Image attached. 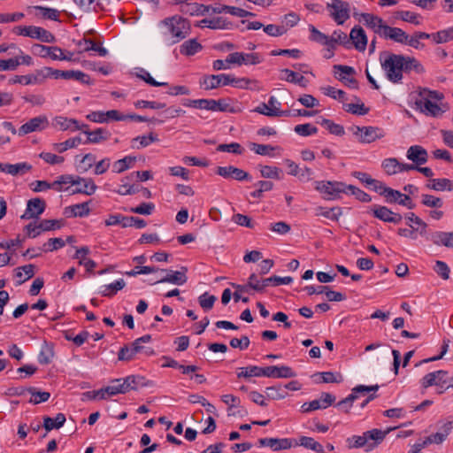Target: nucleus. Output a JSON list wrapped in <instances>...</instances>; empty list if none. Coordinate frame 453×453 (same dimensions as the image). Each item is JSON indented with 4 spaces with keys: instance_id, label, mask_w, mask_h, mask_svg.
<instances>
[{
    "instance_id": "obj_1",
    "label": "nucleus",
    "mask_w": 453,
    "mask_h": 453,
    "mask_svg": "<svg viewBox=\"0 0 453 453\" xmlns=\"http://www.w3.org/2000/svg\"><path fill=\"white\" fill-rule=\"evenodd\" d=\"M158 26L165 29L163 33L169 36L172 44L180 42L191 33L190 21L180 15L165 18L158 23Z\"/></svg>"
},
{
    "instance_id": "obj_2",
    "label": "nucleus",
    "mask_w": 453,
    "mask_h": 453,
    "mask_svg": "<svg viewBox=\"0 0 453 453\" xmlns=\"http://www.w3.org/2000/svg\"><path fill=\"white\" fill-rule=\"evenodd\" d=\"M404 55L382 51L380 54V62L385 71L387 79L392 83H400L403 78V61Z\"/></svg>"
},
{
    "instance_id": "obj_3",
    "label": "nucleus",
    "mask_w": 453,
    "mask_h": 453,
    "mask_svg": "<svg viewBox=\"0 0 453 453\" xmlns=\"http://www.w3.org/2000/svg\"><path fill=\"white\" fill-rule=\"evenodd\" d=\"M390 430L372 429L365 432L362 435H353L346 440L347 446L349 449L365 448L366 452L372 451L383 441Z\"/></svg>"
},
{
    "instance_id": "obj_4",
    "label": "nucleus",
    "mask_w": 453,
    "mask_h": 453,
    "mask_svg": "<svg viewBox=\"0 0 453 453\" xmlns=\"http://www.w3.org/2000/svg\"><path fill=\"white\" fill-rule=\"evenodd\" d=\"M242 80H239L234 78L231 74H217V75H206L203 78V81H200L201 86L206 89H213L217 88L219 86H226V85H234L235 87L239 86Z\"/></svg>"
},
{
    "instance_id": "obj_5",
    "label": "nucleus",
    "mask_w": 453,
    "mask_h": 453,
    "mask_svg": "<svg viewBox=\"0 0 453 453\" xmlns=\"http://www.w3.org/2000/svg\"><path fill=\"white\" fill-rule=\"evenodd\" d=\"M347 185L341 181H316L315 189L323 195L327 200L335 199L340 194L346 193Z\"/></svg>"
},
{
    "instance_id": "obj_6",
    "label": "nucleus",
    "mask_w": 453,
    "mask_h": 453,
    "mask_svg": "<svg viewBox=\"0 0 453 453\" xmlns=\"http://www.w3.org/2000/svg\"><path fill=\"white\" fill-rule=\"evenodd\" d=\"M330 16L338 25H342L349 19V4L342 0H332L326 4Z\"/></svg>"
},
{
    "instance_id": "obj_7",
    "label": "nucleus",
    "mask_w": 453,
    "mask_h": 453,
    "mask_svg": "<svg viewBox=\"0 0 453 453\" xmlns=\"http://www.w3.org/2000/svg\"><path fill=\"white\" fill-rule=\"evenodd\" d=\"M258 376H264L267 378H294L296 376V373L292 370L291 367L287 365H271L266 367L257 366V377Z\"/></svg>"
},
{
    "instance_id": "obj_8",
    "label": "nucleus",
    "mask_w": 453,
    "mask_h": 453,
    "mask_svg": "<svg viewBox=\"0 0 453 453\" xmlns=\"http://www.w3.org/2000/svg\"><path fill=\"white\" fill-rule=\"evenodd\" d=\"M187 267H181V271H168L166 269H159L160 277L157 279L153 284L157 283H172L175 285H183L187 282L188 277L186 272Z\"/></svg>"
},
{
    "instance_id": "obj_9",
    "label": "nucleus",
    "mask_w": 453,
    "mask_h": 453,
    "mask_svg": "<svg viewBox=\"0 0 453 453\" xmlns=\"http://www.w3.org/2000/svg\"><path fill=\"white\" fill-rule=\"evenodd\" d=\"M353 134L358 137L360 142L371 143L377 139L384 136L381 130L375 127H358L354 126L352 128Z\"/></svg>"
},
{
    "instance_id": "obj_10",
    "label": "nucleus",
    "mask_w": 453,
    "mask_h": 453,
    "mask_svg": "<svg viewBox=\"0 0 453 453\" xmlns=\"http://www.w3.org/2000/svg\"><path fill=\"white\" fill-rule=\"evenodd\" d=\"M49 127V119L45 115H40L30 119L27 122L23 124L18 130L19 136H24L33 132H40Z\"/></svg>"
},
{
    "instance_id": "obj_11",
    "label": "nucleus",
    "mask_w": 453,
    "mask_h": 453,
    "mask_svg": "<svg viewBox=\"0 0 453 453\" xmlns=\"http://www.w3.org/2000/svg\"><path fill=\"white\" fill-rule=\"evenodd\" d=\"M379 388L378 385L374 386H364L358 385L352 389V392L343 400L337 403L336 406L343 410L345 412H349V408L352 406L353 402L358 397L357 394L368 393L371 391H377Z\"/></svg>"
},
{
    "instance_id": "obj_12",
    "label": "nucleus",
    "mask_w": 453,
    "mask_h": 453,
    "mask_svg": "<svg viewBox=\"0 0 453 453\" xmlns=\"http://www.w3.org/2000/svg\"><path fill=\"white\" fill-rule=\"evenodd\" d=\"M216 173L225 179H232L236 180H252V176L242 169L235 166H218Z\"/></svg>"
},
{
    "instance_id": "obj_13",
    "label": "nucleus",
    "mask_w": 453,
    "mask_h": 453,
    "mask_svg": "<svg viewBox=\"0 0 453 453\" xmlns=\"http://www.w3.org/2000/svg\"><path fill=\"white\" fill-rule=\"evenodd\" d=\"M371 211L375 218L384 222L399 224L403 219L401 214L392 211L386 206L373 205Z\"/></svg>"
},
{
    "instance_id": "obj_14",
    "label": "nucleus",
    "mask_w": 453,
    "mask_h": 453,
    "mask_svg": "<svg viewBox=\"0 0 453 453\" xmlns=\"http://www.w3.org/2000/svg\"><path fill=\"white\" fill-rule=\"evenodd\" d=\"M259 447H268L273 451H279L281 449H288L293 447L294 445H297V443H293V440L289 438H260L258 440Z\"/></svg>"
},
{
    "instance_id": "obj_15",
    "label": "nucleus",
    "mask_w": 453,
    "mask_h": 453,
    "mask_svg": "<svg viewBox=\"0 0 453 453\" xmlns=\"http://www.w3.org/2000/svg\"><path fill=\"white\" fill-rule=\"evenodd\" d=\"M46 203L41 198H32L27 201V209L21 216L22 219H37L45 210Z\"/></svg>"
},
{
    "instance_id": "obj_16",
    "label": "nucleus",
    "mask_w": 453,
    "mask_h": 453,
    "mask_svg": "<svg viewBox=\"0 0 453 453\" xmlns=\"http://www.w3.org/2000/svg\"><path fill=\"white\" fill-rule=\"evenodd\" d=\"M447 375L448 372L444 370H438L433 372H429L421 379V386L423 388H427L432 386L443 388L445 385V377Z\"/></svg>"
},
{
    "instance_id": "obj_17",
    "label": "nucleus",
    "mask_w": 453,
    "mask_h": 453,
    "mask_svg": "<svg viewBox=\"0 0 453 453\" xmlns=\"http://www.w3.org/2000/svg\"><path fill=\"white\" fill-rule=\"evenodd\" d=\"M33 50L35 54H37L42 58L49 57L53 60H58V58H65L63 50L57 46L35 44L33 46Z\"/></svg>"
},
{
    "instance_id": "obj_18",
    "label": "nucleus",
    "mask_w": 453,
    "mask_h": 453,
    "mask_svg": "<svg viewBox=\"0 0 453 453\" xmlns=\"http://www.w3.org/2000/svg\"><path fill=\"white\" fill-rule=\"evenodd\" d=\"M415 104L417 108L424 114L437 117L441 113V107L436 104L433 103L429 98L420 97V99L416 100Z\"/></svg>"
},
{
    "instance_id": "obj_19",
    "label": "nucleus",
    "mask_w": 453,
    "mask_h": 453,
    "mask_svg": "<svg viewBox=\"0 0 453 453\" xmlns=\"http://www.w3.org/2000/svg\"><path fill=\"white\" fill-rule=\"evenodd\" d=\"M406 157L417 165L426 164L428 160V153L426 150L419 145L411 146L407 150Z\"/></svg>"
},
{
    "instance_id": "obj_20",
    "label": "nucleus",
    "mask_w": 453,
    "mask_h": 453,
    "mask_svg": "<svg viewBox=\"0 0 453 453\" xmlns=\"http://www.w3.org/2000/svg\"><path fill=\"white\" fill-rule=\"evenodd\" d=\"M27 36L37 39L42 42H54L56 41L55 36L50 31L41 27L28 26Z\"/></svg>"
},
{
    "instance_id": "obj_21",
    "label": "nucleus",
    "mask_w": 453,
    "mask_h": 453,
    "mask_svg": "<svg viewBox=\"0 0 453 453\" xmlns=\"http://www.w3.org/2000/svg\"><path fill=\"white\" fill-rule=\"evenodd\" d=\"M349 39L357 50L364 51L366 49L367 36L361 27L356 26L351 29Z\"/></svg>"
},
{
    "instance_id": "obj_22",
    "label": "nucleus",
    "mask_w": 453,
    "mask_h": 453,
    "mask_svg": "<svg viewBox=\"0 0 453 453\" xmlns=\"http://www.w3.org/2000/svg\"><path fill=\"white\" fill-rule=\"evenodd\" d=\"M361 21L365 23V26L370 27L374 31L375 34H378L379 35H381L382 31L384 30V27L386 24H384V21L381 18L375 16L371 13H361Z\"/></svg>"
},
{
    "instance_id": "obj_23",
    "label": "nucleus",
    "mask_w": 453,
    "mask_h": 453,
    "mask_svg": "<svg viewBox=\"0 0 453 453\" xmlns=\"http://www.w3.org/2000/svg\"><path fill=\"white\" fill-rule=\"evenodd\" d=\"M293 281V278L290 276L287 277H280V276H271L269 278L262 279L261 280H257V292L263 291L266 287L269 286H279V285H288Z\"/></svg>"
},
{
    "instance_id": "obj_24",
    "label": "nucleus",
    "mask_w": 453,
    "mask_h": 453,
    "mask_svg": "<svg viewBox=\"0 0 453 453\" xmlns=\"http://www.w3.org/2000/svg\"><path fill=\"white\" fill-rule=\"evenodd\" d=\"M75 186L76 188L72 191V194H83L91 196L97 189V186L91 178L78 177V185Z\"/></svg>"
},
{
    "instance_id": "obj_25",
    "label": "nucleus",
    "mask_w": 453,
    "mask_h": 453,
    "mask_svg": "<svg viewBox=\"0 0 453 453\" xmlns=\"http://www.w3.org/2000/svg\"><path fill=\"white\" fill-rule=\"evenodd\" d=\"M85 134L88 135L87 140L84 143H99L101 142L106 141L110 138L111 133L104 128H97L94 131H90L88 127H84L81 130Z\"/></svg>"
},
{
    "instance_id": "obj_26",
    "label": "nucleus",
    "mask_w": 453,
    "mask_h": 453,
    "mask_svg": "<svg viewBox=\"0 0 453 453\" xmlns=\"http://www.w3.org/2000/svg\"><path fill=\"white\" fill-rule=\"evenodd\" d=\"M58 79H65V80H75L83 84H92L93 82L90 80V77L81 71L75 70H58L57 73Z\"/></svg>"
},
{
    "instance_id": "obj_27",
    "label": "nucleus",
    "mask_w": 453,
    "mask_h": 453,
    "mask_svg": "<svg viewBox=\"0 0 453 453\" xmlns=\"http://www.w3.org/2000/svg\"><path fill=\"white\" fill-rule=\"evenodd\" d=\"M31 169L32 165L26 162L14 165L0 163V171L9 173L12 176L23 175L27 172H29Z\"/></svg>"
},
{
    "instance_id": "obj_28",
    "label": "nucleus",
    "mask_w": 453,
    "mask_h": 453,
    "mask_svg": "<svg viewBox=\"0 0 453 453\" xmlns=\"http://www.w3.org/2000/svg\"><path fill=\"white\" fill-rule=\"evenodd\" d=\"M407 35L403 29L386 25L380 36L404 44L407 42Z\"/></svg>"
},
{
    "instance_id": "obj_29",
    "label": "nucleus",
    "mask_w": 453,
    "mask_h": 453,
    "mask_svg": "<svg viewBox=\"0 0 453 453\" xmlns=\"http://www.w3.org/2000/svg\"><path fill=\"white\" fill-rule=\"evenodd\" d=\"M54 125L58 127L63 131L73 127V130H83L84 127H88V125H80L79 122L74 119H67L62 116H58L54 119Z\"/></svg>"
},
{
    "instance_id": "obj_30",
    "label": "nucleus",
    "mask_w": 453,
    "mask_h": 453,
    "mask_svg": "<svg viewBox=\"0 0 453 453\" xmlns=\"http://www.w3.org/2000/svg\"><path fill=\"white\" fill-rule=\"evenodd\" d=\"M107 395H116L118 394H125L129 392V388L127 385L126 378L115 379L111 381V385L104 388Z\"/></svg>"
},
{
    "instance_id": "obj_31",
    "label": "nucleus",
    "mask_w": 453,
    "mask_h": 453,
    "mask_svg": "<svg viewBox=\"0 0 453 453\" xmlns=\"http://www.w3.org/2000/svg\"><path fill=\"white\" fill-rule=\"evenodd\" d=\"M429 239L435 245H443L447 248H453V232H434L430 234Z\"/></svg>"
},
{
    "instance_id": "obj_32",
    "label": "nucleus",
    "mask_w": 453,
    "mask_h": 453,
    "mask_svg": "<svg viewBox=\"0 0 453 453\" xmlns=\"http://www.w3.org/2000/svg\"><path fill=\"white\" fill-rule=\"evenodd\" d=\"M126 381L129 390H137L139 388L154 386L152 380H146L145 377L141 375H129L126 377Z\"/></svg>"
},
{
    "instance_id": "obj_33",
    "label": "nucleus",
    "mask_w": 453,
    "mask_h": 453,
    "mask_svg": "<svg viewBox=\"0 0 453 453\" xmlns=\"http://www.w3.org/2000/svg\"><path fill=\"white\" fill-rule=\"evenodd\" d=\"M158 142L157 134L150 133L149 135L136 136L131 140V147L133 149L140 150L142 148L148 147L153 142Z\"/></svg>"
},
{
    "instance_id": "obj_34",
    "label": "nucleus",
    "mask_w": 453,
    "mask_h": 453,
    "mask_svg": "<svg viewBox=\"0 0 453 453\" xmlns=\"http://www.w3.org/2000/svg\"><path fill=\"white\" fill-rule=\"evenodd\" d=\"M403 73H409L411 71L415 72L418 74L425 73L424 66L414 57L404 56V60L403 61Z\"/></svg>"
},
{
    "instance_id": "obj_35",
    "label": "nucleus",
    "mask_w": 453,
    "mask_h": 453,
    "mask_svg": "<svg viewBox=\"0 0 453 453\" xmlns=\"http://www.w3.org/2000/svg\"><path fill=\"white\" fill-rule=\"evenodd\" d=\"M65 420V416L63 413H58L55 418L46 416L43 418V427L47 432L52 429H59L64 426Z\"/></svg>"
},
{
    "instance_id": "obj_36",
    "label": "nucleus",
    "mask_w": 453,
    "mask_h": 453,
    "mask_svg": "<svg viewBox=\"0 0 453 453\" xmlns=\"http://www.w3.org/2000/svg\"><path fill=\"white\" fill-rule=\"evenodd\" d=\"M65 211V214L69 213L68 214L69 217L72 216V217H81V218L88 216L90 212V209L88 207V202L77 203V204L66 207Z\"/></svg>"
},
{
    "instance_id": "obj_37",
    "label": "nucleus",
    "mask_w": 453,
    "mask_h": 453,
    "mask_svg": "<svg viewBox=\"0 0 453 453\" xmlns=\"http://www.w3.org/2000/svg\"><path fill=\"white\" fill-rule=\"evenodd\" d=\"M54 357V349L51 343L44 342L38 355V362L41 365H49Z\"/></svg>"
},
{
    "instance_id": "obj_38",
    "label": "nucleus",
    "mask_w": 453,
    "mask_h": 453,
    "mask_svg": "<svg viewBox=\"0 0 453 453\" xmlns=\"http://www.w3.org/2000/svg\"><path fill=\"white\" fill-rule=\"evenodd\" d=\"M213 12L215 13H229L237 17H246L248 15H253L251 12H249L242 8L228 6V5H219L212 8Z\"/></svg>"
},
{
    "instance_id": "obj_39",
    "label": "nucleus",
    "mask_w": 453,
    "mask_h": 453,
    "mask_svg": "<svg viewBox=\"0 0 453 453\" xmlns=\"http://www.w3.org/2000/svg\"><path fill=\"white\" fill-rule=\"evenodd\" d=\"M202 45L196 39L184 42L180 48V52L185 56H193L202 50Z\"/></svg>"
},
{
    "instance_id": "obj_40",
    "label": "nucleus",
    "mask_w": 453,
    "mask_h": 453,
    "mask_svg": "<svg viewBox=\"0 0 453 453\" xmlns=\"http://www.w3.org/2000/svg\"><path fill=\"white\" fill-rule=\"evenodd\" d=\"M82 43H86L88 46L84 47V51L94 50L98 53L101 57H105L108 54L107 49L102 45H97L93 40L83 38L76 42L78 47H81Z\"/></svg>"
},
{
    "instance_id": "obj_41",
    "label": "nucleus",
    "mask_w": 453,
    "mask_h": 453,
    "mask_svg": "<svg viewBox=\"0 0 453 453\" xmlns=\"http://www.w3.org/2000/svg\"><path fill=\"white\" fill-rule=\"evenodd\" d=\"M263 27L265 33L271 36H280L287 33L288 27L284 25L276 26L273 24H270L267 26H264L261 22L257 21V30Z\"/></svg>"
},
{
    "instance_id": "obj_42",
    "label": "nucleus",
    "mask_w": 453,
    "mask_h": 453,
    "mask_svg": "<svg viewBox=\"0 0 453 453\" xmlns=\"http://www.w3.org/2000/svg\"><path fill=\"white\" fill-rule=\"evenodd\" d=\"M28 393L31 394V398L29 399V403L33 404H39L41 403L47 402L50 394L46 391H40L36 388L29 387Z\"/></svg>"
},
{
    "instance_id": "obj_43",
    "label": "nucleus",
    "mask_w": 453,
    "mask_h": 453,
    "mask_svg": "<svg viewBox=\"0 0 453 453\" xmlns=\"http://www.w3.org/2000/svg\"><path fill=\"white\" fill-rule=\"evenodd\" d=\"M342 214V211L340 207L326 209L325 207L319 206L316 209V216H323L334 221H337Z\"/></svg>"
},
{
    "instance_id": "obj_44",
    "label": "nucleus",
    "mask_w": 453,
    "mask_h": 453,
    "mask_svg": "<svg viewBox=\"0 0 453 453\" xmlns=\"http://www.w3.org/2000/svg\"><path fill=\"white\" fill-rule=\"evenodd\" d=\"M135 161L136 157L131 156H127L122 159L117 160L113 164V172L117 173H123L124 171L131 168Z\"/></svg>"
},
{
    "instance_id": "obj_45",
    "label": "nucleus",
    "mask_w": 453,
    "mask_h": 453,
    "mask_svg": "<svg viewBox=\"0 0 453 453\" xmlns=\"http://www.w3.org/2000/svg\"><path fill=\"white\" fill-rule=\"evenodd\" d=\"M81 142H82L81 138L79 136H76V137L70 138L63 142L54 143L53 147L58 152L63 153L69 149L77 147Z\"/></svg>"
},
{
    "instance_id": "obj_46",
    "label": "nucleus",
    "mask_w": 453,
    "mask_h": 453,
    "mask_svg": "<svg viewBox=\"0 0 453 453\" xmlns=\"http://www.w3.org/2000/svg\"><path fill=\"white\" fill-rule=\"evenodd\" d=\"M281 73L287 74V77L285 78L287 81L298 84L302 88L307 87L308 81L303 75H299L296 72L289 69H283Z\"/></svg>"
},
{
    "instance_id": "obj_47",
    "label": "nucleus",
    "mask_w": 453,
    "mask_h": 453,
    "mask_svg": "<svg viewBox=\"0 0 453 453\" xmlns=\"http://www.w3.org/2000/svg\"><path fill=\"white\" fill-rule=\"evenodd\" d=\"M65 245V242L62 238H50L42 245V247L38 248V250L43 252H51L63 248Z\"/></svg>"
},
{
    "instance_id": "obj_48",
    "label": "nucleus",
    "mask_w": 453,
    "mask_h": 453,
    "mask_svg": "<svg viewBox=\"0 0 453 453\" xmlns=\"http://www.w3.org/2000/svg\"><path fill=\"white\" fill-rule=\"evenodd\" d=\"M381 166L388 175L400 173V162L395 157L384 159Z\"/></svg>"
},
{
    "instance_id": "obj_49",
    "label": "nucleus",
    "mask_w": 453,
    "mask_h": 453,
    "mask_svg": "<svg viewBox=\"0 0 453 453\" xmlns=\"http://www.w3.org/2000/svg\"><path fill=\"white\" fill-rule=\"evenodd\" d=\"M336 43H340L345 46L349 43L347 35L341 30L334 31L333 35L329 37L328 50H334Z\"/></svg>"
},
{
    "instance_id": "obj_50",
    "label": "nucleus",
    "mask_w": 453,
    "mask_h": 453,
    "mask_svg": "<svg viewBox=\"0 0 453 453\" xmlns=\"http://www.w3.org/2000/svg\"><path fill=\"white\" fill-rule=\"evenodd\" d=\"M58 69H53L51 67H43L36 70L35 73L37 79V84H41L47 78L58 79Z\"/></svg>"
},
{
    "instance_id": "obj_51",
    "label": "nucleus",
    "mask_w": 453,
    "mask_h": 453,
    "mask_svg": "<svg viewBox=\"0 0 453 453\" xmlns=\"http://www.w3.org/2000/svg\"><path fill=\"white\" fill-rule=\"evenodd\" d=\"M197 27H209L211 29H220L225 27V22L222 18L218 17L212 19H203L197 22Z\"/></svg>"
},
{
    "instance_id": "obj_52",
    "label": "nucleus",
    "mask_w": 453,
    "mask_h": 453,
    "mask_svg": "<svg viewBox=\"0 0 453 453\" xmlns=\"http://www.w3.org/2000/svg\"><path fill=\"white\" fill-rule=\"evenodd\" d=\"M421 203L426 207L441 208L443 205V201L441 198L433 195L423 194L421 196Z\"/></svg>"
},
{
    "instance_id": "obj_53",
    "label": "nucleus",
    "mask_w": 453,
    "mask_h": 453,
    "mask_svg": "<svg viewBox=\"0 0 453 453\" xmlns=\"http://www.w3.org/2000/svg\"><path fill=\"white\" fill-rule=\"evenodd\" d=\"M299 445L311 449L316 452H322L323 451V446L316 441L313 438L308 437V436H302L299 440Z\"/></svg>"
},
{
    "instance_id": "obj_54",
    "label": "nucleus",
    "mask_w": 453,
    "mask_h": 453,
    "mask_svg": "<svg viewBox=\"0 0 453 453\" xmlns=\"http://www.w3.org/2000/svg\"><path fill=\"white\" fill-rule=\"evenodd\" d=\"M96 164V156L92 153H88L82 157L78 165V171L81 173L88 172Z\"/></svg>"
},
{
    "instance_id": "obj_55",
    "label": "nucleus",
    "mask_w": 453,
    "mask_h": 453,
    "mask_svg": "<svg viewBox=\"0 0 453 453\" xmlns=\"http://www.w3.org/2000/svg\"><path fill=\"white\" fill-rule=\"evenodd\" d=\"M432 39L435 43H443L453 39V27L432 34Z\"/></svg>"
},
{
    "instance_id": "obj_56",
    "label": "nucleus",
    "mask_w": 453,
    "mask_h": 453,
    "mask_svg": "<svg viewBox=\"0 0 453 453\" xmlns=\"http://www.w3.org/2000/svg\"><path fill=\"white\" fill-rule=\"evenodd\" d=\"M309 30L311 32V39L314 42H317L322 45H326L329 47V36L321 33L314 26L311 25L309 27Z\"/></svg>"
},
{
    "instance_id": "obj_57",
    "label": "nucleus",
    "mask_w": 453,
    "mask_h": 453,
    "mask_svg": "<svg viewBox=\"0 0 453 453\" xmlns=\"http://www.w3.org/2000/svg\"><path fill=\"white\" fill-rule=\"evenodd\" d=\"M395 18L400 19L403 21H406V22H409V23H411L414 25H418L420 23L418 19V16L416 13L409 12V11H397L395 12Z\"/></svg>"
},
{
    "instance_id": "obj_58",
    "label": "nucleus",
    "mask_w": 453,
    "mask_h": 453,
    "mask_svg": "<svg viewBox=\"0 0 453 453\" xmlns=\"http://www.w3.org/2000/svg\"><path fill=\"white\" fill-rule=\"evenodd\" d=\"M62 226V220L58 219H42L38 223V227H40L43 232L59 229Z\"/></svg>"
},
{
    "instance_id": "obj_59",
    "label": "nucleus",
    "mask_w": 453,
    "mask_h": 453,
    "mask_svg": "<svg viewBox=\"0 0 453 453\" xmlns=\"http://www.w3.org/2000/svg\"><path fill=\"white\" fill-rule=\"evenodd\" d=\"M35 9L40 11L41 15L43 19L55 21L58 20L59 12L56 9L40 5L35 6Z\"/></svg>"
},
{
    "instance_id": "obj_60",
    "label": "nucleus",
    "mask_w": 453,
    "mask_h": 453,
    "mask_svg": "<svg viewBox=\"0 0 453 453\" xmlns=\"http://www.w3.org/2000/svg\"><path fill=\"white\" fill-rule=\"evenodd\" d=\"M321 125L325 126L328 129V131L333 134L342 136L345 133L342 126L335 124L330 119H323L321 121Z\"/></svg>"
},
{
    "instance_id": "obj_61",
    "label": "nucleus",
    "mask_w": 453,
    "mask_h": 453,
    "mask_svg": "<svg viewBox=\"0 0 453 453\" xmlns=\"http://www.w3.org/2000/svg\"><path fill=\"white\" fill-rule=\"evenodd\" d=\"M135 355L131 345H124L118 353V360L129 362L134 358Z\"/></svg>"
},
{
    "instance_id": "obj_62",
    "label": "nucleus",
    "mask_w": 453,
    "mask_h": 453,
    "mask_svg": "<svg viewBox=\"0 0 453 453\" xmlns=\"http://www.w3.org/2000/svg\"><path fill=\"white\" fill-rule=\"evenodd\" d=\"M261 175L264 178H269V179H280V174L281 173V170L275 166H270V165H264L261 166L260 169Z\"/></svg>"
},
{
    "instance_id": "obj_63",
    "label": "nucleus",
    "mask_w": 453,
    "mask_h": 453,
    "mask_svg": "<svg viewBox=\"0 0 453 453\" xmlns=\"http://www.w3.org/2000/svg\"><path fill=\"white\" fill-rule=\"evenodd\" d=\"M295 132L301 136H309L317 134L318 128L310 123H306L296 126Z\"/></svg>"
},
{
    "instance_id": "obj_64",
    "label": "nucleus",
    "mask_w": 453,
    "mask_h": 453,
    "mask_svg": "<svg viewBox=\"0 0 453 453\" xmlns=\"http://www.w3.org/2000/svg\"><path fill=\"white\" fill-rule=\"evenodd\" d=\"M434 270L442 280H447L449 279L450 269L445 262L437 260Z\"/></svg>"
}]
</instances>
